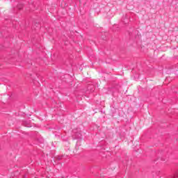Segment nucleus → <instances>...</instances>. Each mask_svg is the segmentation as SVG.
<instances>
[{"label": "nucleus", "instance_id": "f03ea898", "mask_svg": "<svg viewBox=\"0 0 178 178\" xmlns=\"http://www.w3.org/2000/svg\"><path fill=\"white\" fill-rule=\"evenodd\" d=\"M23 124L25 127H31V124L29 121H24Z\"/></svg>", "mask_w": 178, "mask_h": 178}, {"label": "nucleus", "instance_id": "39448f33", "mask_svg": "<svg viewBox=\"0 0 178 178\" xmlns=\"http://www.w3.org/2000/svg\"><path fill=\"white\" fill-rule=\"evenodd\" d=\"M62 159V157H58V161H60Z\"/></svg>", "mask_w": 178, "mask_h": 178}, {"label": "nucleus", "instance_id": "f257e3e1", "mask_svg": "<svg viewBox=\"0 0 178 178\" xmlns=\"http://www.w3.org/2000/svg\"><path fill=\"white\" fill-rule=\"evenodd\" d=\"M74 138H75L76 140L81 138V134H80V133L75 134V135H74Z\"/></svg>", "mask_w": 178, "mask_h": 178}, {"label": "nucleus", "instance_id": "423d86ee", "mask_svg": "<svg viewBox=\"0 0 178 178\" xmlns=\"http://www.w3.org/2000/svg\"><path fill=\"white\" fill-rule=\"evenodd\" d=\"M31 1H33V0H31Z\"/></svg>", "mask_w": 178, "mask_h": 178}, {"label": "nucleus", "instance_id": "20e7f679", "mask_svg": "<svg viewBox=\"0 0 178 178\" xmlns=\"http://www.w3.org/2000/svg\"><path fill=\"white\" fill-rule=\"evenodd\" d=\"M178 3V0H172V5H176V3Z\"/></svg>", "mask_w": 178, "mask_h": 178}, {"label": "nucleus", "instance_id": "7ed1b4c3", "mask_svg": "<svg viewBox=\"0 0 178 178\" xmlns=\"http://www.w3.org/2000/svg\"><path fill=\"white\" fill-rule=\"evenodd\" d=\"M23 4H18L17 5V9H19V10H22V8H23Z\"/></svg>", "mask_w": 178, "mask_h": 178}]
</instances>
